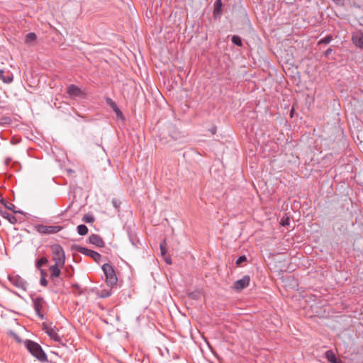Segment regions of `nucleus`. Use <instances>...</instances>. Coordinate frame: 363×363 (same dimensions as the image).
<instances>
[{
    "label": "nucleus",
    "mask_w": 363,
    "mask_h": 363,
    "mask_svg": "<svg viewBox=\"0 0 363 363\" xmlns=\"http://www.w3.org/2000/svg\"><path fill=\"white\" fill-rule=\"evenodd\" d=\"M24 345L30 353L40 362H48L47 355L38 343L26 340L24 342Z\"/></svg>",
    "instance_id": "nucleus-1"
},
{
    "label": "nucleus",
    "mask_w": 363,
    "mask_h": 363,
    "mask_svg": "<svg viewBox=\"0 0 363 363\" xmlns=\"http://www.w3.org/2000/svg\"><path fill=\"white\" fill-rule=\"evenodd\" d=\"M102 270L106 277V282L109 286L116 285L118 278L116 275L115 270L111 264L106 263L102 266Z\"/></svg>",
    "instance_id": "nucleus-2"
},
{
    "label": "nucleus",
    "mask_w": 363,
    "mask_h": 363,
    "mask_svg": "<svg viewBox=\"0 0 363 363\" xmlns=\"http://www.w3.org/2000/svg\"><path fill=\"white\" fill-rule=\"evenodd\" d=\"M50 250L55 264H57V265H65V255L62 246L59 244H54L50 246Z\"/></svg>",
    "instance_id": "nucleus-3"
},
{
    "label": "nucleus",
    "mask_w": 363,
    "mask_h": 363,
    "mask_svg": "<svg viewBox=\"0 0 363 363\" xmlns=\"http://www.w3.org/2000/svg\"><path fill=\"white\" fill-rule=\"evenodd\" d=\"M34 229L40 235H51L60 232L62 227L60 225H45L43 224H36Z\"/></svg>",
    "instance_id": "nucleus-4"
},
{
    "label": "nucleus",
    "mask_w": 363,
    "mask_h": 363,
    "mask_svg": "<svg viewBox=\"0 0 363 363\" xmlns=\"http://www.w3.org/2000/svg\"><path fill=\"white\" fill-rule=\"evenodd\" d=\"M33 306L37 315L40 318H44L43 310L45 307L46 302L43 297L37 296L33 298Z\"/></svg>",
    "instance_id": "nucleus-5"
},
{
    "label": "nucleus",
    "mask_w": 363,
    "mask_h": 363,
    "mask_svg": "<svg viewBox=\"0 0 363 363\" xmlns=\"http://www.w3.org/2000/svg\"><path fill=\"white\" fill-rule=\"evenodd\" d=\"M9 281L15 286L26 290L27 287V282L19 275L11 274L9 276Z\"/></svg>",
    "instance_id": "nucleus-6"
},
{
    "label": "nucleus",
    "mask_w": 363,
    "mask_h": 363,
    "mask_svg": "<svg viewBox=\"0 0 363 363\" xmlns=\"http://www.w3.org/2000/svg\"><path fill=\"white\" fill-rule=\"evenodd\" d=\"M77 251L81 254L91 257L97 263H99L101 259V255L99 253L84 247H78Z\"/></svg>",
    "instance_id": "nucleus-7"
},
{
    "label": "nucleus",
    "mask_w": 363,
    "mask_h": 363,
    "mask_svg": "<svg viewBox=\"0 0 363 363\" xmlns=\"http://www.w3.org/2000/svg\"><path fill=\"white\" fill-rule=\"evenodd\" d=\"M43 329L48 335L55 342H60L61 338L58 335V330L55 326L50 325H44Z\"/></svg>",
    "instance_id": "nucleus-8"
},
{
    "label": "nucleus",
    "mask_w": 363,
    "mask_h": 363,
    "mask_svg": "<svg viewBox=\"0 0 363 363\" xmlns=\"http://www.w3.org/2000/svg\"><path fill=\"white\" fill-rule=\"evenodd\" d=\"M250 281V277L248 275H245L242 279L235 281L233 284V289L236 291H241L249 286Z\"/></svg>",
    "instance_id": "nucleus-9"
},
{
    "label": "nucleus",
    "mask_w": 363,
    "mask_h": 363,
    "mask_svg": "<svg viewBox=\"0 0 363 363\" xmlns=\"http://www.w3.org/2000/svg\"><path fill=\"white\" fill-rule=\"evenodd\" d=\"M352 41L356 47L363 50V33L361 30L356 31L352 34Z\"/></svg>",
    "instance_id": "nucleus-10"
},
{
    "label": "nucleus",
    "mask_w": 363,
    "mask_h": 363,
    "mask_svg": "<svg viewBox=\"0 0 363 363\" xmlns=\"http://www.w3.org/2000/svg\"><path fill=\"white\" fill-rule=\"evenodd\" d=\"M89 242L98 247H103L105 245L103 239L96 234H92L89 237Z\"/></svg>",
    "instance_id": "nucleus-11"
},
{
    "label": "nucleus",
    "mask_w": 363,
    "mask_h": 363,
    "mask_svg": "<svg viewBox=\"0 0 363 363\" xmlns=\"http://www.w3.org/2000/svg\"><path fill=\"white\" fill-rule=\"evenodd\" d=\"M64 265H57V264H55L51 265L49 267V271L50 273V279L54 280V279L60 277L61 274L60 268L63 267Z\"/></svg>",
    "instance_id": "nucleus-12"
},
{
    "label": "nucleus",
    "mask_w": 363,
    "mask_h": 363,
    "mask_svg": "<svg viewBox=\"0 0 363 363\" xmlns=\"http://www.w3.org/2000/svg\"><path fill=\"white\" fill-rule=\"evenodd\" d=\"M67 94L71 96H81L83 95L82 90L74 84H70L67 89Z\"/></svg>",
    "instance_id": "nucleus-13"
},
{
    "label": "nucleus",
    "mask_w": 363,
    "mask_h": 363,
    "mask_svg": "<svg viewBox=\"0 0 363 363\" xmlns=\"http://www.w3.org/2000/svg\"><path fill=\"white\" fill-rule=\"evenodd\" d=\"M0 214L11 224H16L17 223V218L11 213L6 211H0Z\"/></svg>",
    "instance_id": "nucleus-14"
},
{
    "label": "nucleus",
    "mask_w": 363,
    "mask_h": 363,
    "mask_svg": "<svg viewBox=\"0 0 363 363\" xmlns=\"http://www.w3.org/2000/svg\"><path fill=\"white\" fill-rule=\"evenodd\" d=\"M222 0H216L214 3L213 16L216 18L221 14L222 11Z\"/></svg>",
    "instance_id": "nucleus-15"
},
{
    "label": "nucleus",
    "mask_w": 363,
    "mask_h": 363,
    "mask_svg": "<svg viewBox=\"0 0 363 363\" xmlns=\"http://www.w3.org/2000/svg\"><path fill=\"white\" fill-rule=\"evenodd\" d=\"M13 75L11 74H9L7 75L4 74V72L3 70H0V80L3 82L9 84L13 82Z\"/></svg>",
    "instance_id": "nucleus-16"
},
{
    "label": "nucleus",
    "mask_w": 363,
    "mask_h": 363,
    "mask_svg": "<svg viewBox=\"0 0 363 363\" xmlns=\"http://www.w3.org/2000/svg\"><path fill=\"white\" fill-rule=\"evenodd\" d=\"M1 203L3 204L7 209L11 210L14 213H18V211H16V206L14 204L7 202L5 199H1L0 201Z\"/></svg>",
    "instance_id": "nucleus-17"
},
{
    "label": "nucleus",
    "mask_w": 363,
    "mask_h": 363,
    "mask_svg": "<svg viewBox=\"0 0 363 363\" xmlns=\"http://www.w3.org/2000/svg\"><path fill=\"white\" fill-rule=\"evenodd\" d=\"M325 357L331 363H337L335 354L332 350L326 351Z\"/></svg>",
    "instance_id": "nucleus-18"
},
{
    "label": "nucleus",
    "mask_w": 363,
    "mask_h": 363,
    "mask_svg": "<svg viewBox=\"0 0 363 363\" xmlns=\"http://www.w3.org/2000/svg\"><path fill=\"white\" fill-rule=\"evenodd\" d=\"M37 38V35L34 33H29L26 35L25 43L26 44H30L34 42Z\"/></svg>",
    "instance_id": "nucleus-19"
},
{
    "label": "nucleus",
    "mask_w": 363,
    "mask_h": 363,
    "mask_svg": "<svg viewBox=\"0 0 363 363\" xmlns=\"http://www.w3.org/2000/svg\"><path fill=\"white\" fill-rule=\"evenodd\" d=\"M48 262V259L45 257H43L36 261L35 267L38 269H40L42 266L46 264Z\"/></svg>",
    "instance_id": "nucleus-20"
},
{
    "label": "nucleus",
    "mask_w": 363,
    "mask_h": 363,
    "mask_svg": "<svg viewBox=\"0 0 363 363\" xmlns=\"http://www.w3.org/2000/svg\"><path fill=\"white\" fill-rule=\"evenodd\" d=\"M72 292L74 295L78 296V295L82 294L83 291L79 284H72Z\"/></svg>",
    "instance_id": "nucleus-21"
},
{
    "label": "nucleus",
    "mask_w": 363,
    "mask_h": 363,
    "mask_svg": "<svg viewBox=\"0 0 363 363\" xmlns=\"http://www.w3.org/2000/svg\"><path fill=\"white\" fill-rule=\"evenodd\" d=\"M77 233L80 235H85L88 233V228L83 224L79 225L77 226Z\"/></svg>",
    "instance_id": "nucleus-22"
},
{
    "label": "nucleus",
    "mask_w": 363,
    "mask_h": 363,
    "mask_svg": "<svg viewBox=\"0 0 363 363\" xmlns=\"http://www.w3.org/2000/svg\"><path fill=\"white\" fill-rule=\"evenodd\" d=\"M232 42L238 46L241 47L242 45L241 38L238 35H233L232 37Z\"/></svg>",
    "instance_id": "nucleus-23"
},
{
    "label": "nucleus",
    "mask_w": 363,
    "mask_h": 363,
    "mask_svg": "<svg viewBox=\"0 0 363 363\" xmlns=\"http://www.w3.org/2000/svg\"><path fill=\"white\" fill-rule=\"evenodd\" d=\"M167 244H166V242L165 240H164L162 243H160V252H161V255L162 257H164L167 255Z\"/></svg>",
    "instance_id": "nucleus-24"
},
{
    "label": "nucleus",
    "mask_w": 363,
    "mask_h": 363,
    "mask_svg": "<svg viewBox=\"0 0 363 363\" xmlns=\"http://www.w3.org/2000/svg\"><path fill=\"white\" fill-rule=\"evenodd\" d=\"M111 296V290L103 289L99 294L101 298H108Z\"/></svg>",
    "instance_id": "nucleus-25"
},
{
    "label": "nucleus",
    "mask_w": 363,
    "mask_h": 363,
    "mask_svg": "<svg viewBox=\"0 0 363 363\" xmlns=\"http://www.w3.org/2000/svg\"><path fill=\"white\" fill-rule=\"evenodd\" d=\"M332 40H333V38L331 35H327L325 38H322L318 42V44H329Z\"/></svg>",
    "instance_id": "nucleus-26"
},
{
    "label": "nucleus",
    "mask_w": 363,
    "mask_h": 363,
    "mask_svg": "<svg viewBox=\"0 0 363 363\" xmlns=\"http://www.w3.org/2000/svg\"><path fill=\"white\" fill-rule=\"evenodd\" d=\"M82 220L88 223H93L94 218L91 215L86 214L83 217Z\"/></svg>",
    "instance_id": "nucleus-27"
},
{
    "label": "nucleus",
    "mask_w": 363,
    "mask_h": 363,
    "mask_svg": "<svg viewBox=\"0 0 363 363\" xmlns=\"http://www.w3.org/2000/svg\"><path fill=\"white\" fill-rule=\"evenodd\" d=\"M106 101V104L110 107H111L113 110H114L115 108H116L118 107L116 104L110 98H107Z\"/></svg>",
    "instance_id": "nucleus-28"
},
{
    "label": "nucleus",
    "mask_w": 363,
    "mask_h": 363,
    "mask_svg": "<svg viewBox=\"0 0 363 363\" xmlns=\"http://www.w3.org/2000/svg\"><path fill=\"white\" fill-rule=\"evenodd\" d=\"M11 122V119L9 117H3L1 118L0 124H9Z\"/></svg>",
    "instance_id": "nucleus-29"
},
{
    "label": "nucleus",
    "mask_w": 363,
    "mask_h": 363,
    "mask_svg": "<svg viewBox=\"0 0 363 363\" xmlns=\"http://www.w3.org/2000/svg\"><path fill=\"white\" fill-rule=\"evenodd\" d=\"M115 113L116 114L117 117L119 118H121V119H123V113L121 112V111L118 108V107H117L116 108H115L114 110H113Z\"/></svg>",
    "instance_id": "nucleus-30"
},
{
    "label": "nucleus",
    "mask_w": 363,
    "mask_h": 363,
    "mask_svg": "<svg viewBox=\"0 0 363 363\" xmlns=\"http://www.w3.org/2000/svg\"><path fill=\"white\" fill-rule=\"evenodd\" d=\"M247 259L245 256H240L238 257V259L236 260V264L238 266L240 265L241 263L246 262Z\"/></svg>",
    "instance_id": "nucleus-31"
},
{
    "label": "nucleus",
    "mask_w": 363,
    "mask_h": 363,
    "mask_svg": "<svg viewBox=\"0 0 363 363\" xmlns=\"http://www.w3.org/2000/svg\"><path fill=\"white\" fill-rule=\"evenodd\" d=\"M40 284L43 286H46L48 285L46 277H40Z\"/></svg>",
    "instance_id": "nucleus-32"
},
{
    "label": "nucleus",
    "mask_w": 363,
    "mask_h": 363,
    "mask_svg": "<svg viewBox=\"0 0 363 363\" xmlns=\"http://www.w3.org/2000/svg\"><path fill=\"white\" fill-rule=\"evenodd\" d=\"M163 258H164V261L166 262V263H167L168 264H172V259L169 256L166 255V256L163 257Z\"/></svg>",
    "instance_id": "nucleus-33"
},
{
    "label": "nucleus",
    "mask_w": 363,
    "mask_h": 363,
    "mask_svg": "<svg viewBox=\"0 0 363 363\" xmlns=\"http://www.w3.org/2000/svg\"><path fill=\"white\" fill-rule=\"evenodd\" d=\"M40 277H47V272H45V270L43 269L42 268H40Z\"/></svg>",
    "instance_id": "nucleus-34"
},
{
    "label": "nucleus",
    "mask_w": 363,
    "mask_h": 363,
    "mask_svg": "<svg viewBox=\"0 0 363 363\" xmlns=\"http://www.w3.org/2000/svg\"><path fill=\"white\" fill-rule=\"evenodd\" d=\"M333 52L332 48H329L325 52V56L328 57Z\"/></svg>",
    "instance_id": "nucleus-35"
},
{
    "label": "nucleus",
    "mask_w": 363,
    "mask_h": 363,
    "mask_svg": "<svg viewBox=\"0 0 363 363\" xmlns=\"http://www.w3.org/2000/svg\"><path fill=\"white\" fill-rule=\"evenodd\" d=\"M289 218H286V220H282L281 223L282 225H289Z\"/></svg>",
    "instance_id": "nucleus-36"
},
{
    "label": "nucleus",
    "mask_w": 363,
    "mask_h": 363,
    "mask_svg": "<svg viewBox=\"0 0 363 363\" xmlns=\"http://www.w3.org/2000/svg\"><path fill=\"white\" fill-rule=\"evenodd\" d=\"M337 5H342L344 0H333Z\"/></svg>",
    "instance_id": "nucleus-37"
},
{
    "label": "nucleus",
    "mask_w": 363,
    "mask_h": 363,
    "mask_svg": "<svg viewBox=\"0 0 363 363\" xmlns=\"http://www.w3.org/2000/svg\"><path fill=\"white\" fill-rule=\"evenodd\" d=\"M113 206H114L116 208H117V207H118V206H117V203H116V201H114V200H113Z\"/></svg>",
    "instance_id": "nucleus-38"
},
{
    "label": "nucleus",
    "mask_w": 363,
    "mask_h": 363,
    "mask_svg": "<svg viewBox=\"0 0 363 363\" xmlns=\"http://www.w3.org/2000/svg\"><path fill=\"white\" fill-rule=\"evenodd\" d=\"M215 132H216V128H214L212 130V133H213V134H214V133H215Z\"/></svg>",
    "instance_id": "nucleus-39"
}]
</instances>
